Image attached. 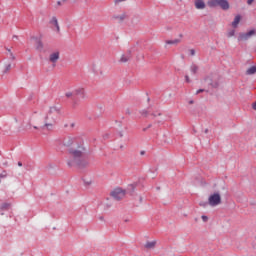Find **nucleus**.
<instances>
[{
  "instance_id": "obj_15",
  "label": "nucleus",
  "mask_w": 256,
  "mask_h": 256,
  "mask_svg": "<svg viewBox=\"0 0 256 256\" xmlns=\"http://www.w3.org/2000/svg\"><path fill=\"white\" fill-rule=\"evenodd\" d=\"M255 73H256V66H251L246 71V75H255Z\"/></svg>"
},
{
  "instance_id": "obj_34",
  "label": "nucleus",
  "mask_w": 256,
  "mask_h": 256,
  "mask_svg": "<svg viewBox=\"0 0 256 256\" xmlns=\"http://www.w3.org/2000/svg\"><path fill=\"white\" fill-rule=\"evenodd\" d=\"M63 3H65V1H67V0H61Z\"/></svg>"
},
{
  "instance_id": "obj_23",
  "label": "nucleus",
  "mask_w": 256,
  "mask_h": 256,
  "mask_svg": "<svg viewBox=\"0 0 256 256\" xmlns=\"http://www.w3.org/2000/svg\"><path fill=\"white\" fill-rule=\"evenodd\" d=\"M209 218L207 216H202V221H204V223H206V221H208Z\"/></svg>"
},
{
  "instance_id": "obj_12",
  "label": "nucleus",
  "mask_w": 256,
  "mask_h": 256,
  "mask_svg": "<svg viewBox=\"0 0 256 256\" xmlns=\"http://www.w3.org/2000/svg\"><path fill=\"white\" fill-rule=\"evenodd\" d=\"M239 23H241V15H236L234 18V21L232 22V27L234 29H237V27L239 26Z\"/></svg>"
},
{
  "instance_id": "obj_20",
  "label": "nucleus",
  "mask_w": 256,
  "mask_h": 256,
  "mask_svg": "<svg viewBox=\"0 0 256 256\" xmlns=\"http://www.w3.org/2000/svg\"><path fill=\"white\" fill-rule=\"evenodd\" d=\"M228 37H234L235 36V30H230L227 34Z\"/></svg>"
},
{
  "instance_id": "obj_13",
  "label": "nucleus",
  "mask_w": 256,
  "mask_h": 256,
  "mask_svg": "<svg viewBox=\"0 0 256 256\" xmlns=\"http://www.w3.org/2000/svg\"><path fill=\"white\" fill-rule=\"evenodd\" d=\"M165 43L166 45H179V43H181V39L176 38L174 40H166Z\"/></svg>"
},
{
  "instance_id": "obj_33",
  "label": "nucleus",
  "mask_w": 256,
  "mask_h": 256,
  "mask_svg": "<svg viewBox=\"0 0 256 256\" xmlns=\"http://www.w3.org/2000/svg\"><path fill=\"white\" fill-rule=\"evenodd\" d=\"M18 167H23V163L18 162Z\"/></svg>"
},
{
  "instance_id": "obj_5",
  "label": "nucleus",
  "mask_w": 256,
  "mask_h": 256,
  "mask_svg": "<svg viewBox=\"0 0 256 256\" xmlns=\"http://www.w3.org/2000/svg\"><path fill=\"white\" fill-rule=\"evenodd\" d=\"M60 57L61 54L59 53V51H54L49 55V61L50 63H52L53 67L57 65V61H59Z\"/></svg>"
},
{
  "instance_id": "obj_19",
  "label": "nucleus",
  "mask_w": 256,
  "mask_h": 256,
  "mask_svg": "<svg viewBox=\"0 0 256 256\" xmlns=\"http://www.w3.org/2000/svg\"><path fill=\"white\" fill-rule=\"evenodd\" d=\"M73 95H75V94H74V92H71V91H68L65 93V97H67L68 99L73 97Z\"/></svg>"
},
{
  "instance_id": "obj_9",
  "label": "nucleus",
  "mask_w": 256,
  "mask_h": 256,
  "mask_svg": "<svg viewBox=\"0 0 256 256\" xmlns=\"http://www.w3.org/2000/svg\"><path fill=\"white\" fill-rule=\"evenodd\" d=\"M51 25H53L54 27H56V31L57 33H59V31H61V28L59 27V21L57 20V17L53 16L50 20Z\"/></svg>"
},
{
  "instance_id": "obj_11",
  "label": "nucleus",
  "mask_w": 256,
  "mask_h": 256,
  "mask_svg": "<svg viewBox=\"0 0 256 256\" xmlns=\"http://www.w3.org/2000/svg\"><path fill=\"white\" fill-rule=\"evenodd\" d=\"M194 5H195L196 9H205V7H206L205 1H203V0H195Z\"/></svg>"
},
{
  "instance_id": "obj_14",
  "label": "nucleus",
  "mask_w": 256,
  "mask_h": 256,
  "mask_svg": "<svg viewBox=\"0 0 256 256\" xmlns=\"http://www.w3.org/2000/svg\"><path fill=\"white\" fill-rule=\"evenodd\" d=\"M208 7H219V0H208Z\"/></svg>"
},
{
  "instance_id": "obj_29",
  "label": "nucleus",
  "mask_w": 256,
  "mask_h": 256,
  "mask_svg": "<svg viewBox=\"0 0 256 256\" xmlns=\"http://www.w3.org/2000/svg\"><path fill=\"white\" fill-rule=\"evenodd\" d=\"M61 5H63V3L61 1H57V6L61 7Z\"/></svg>"
},
{
  "instance_id": "obj_16",
  "label": "nucleus",
  "mask_w": 256,
  "mask_h": 256,
  "mask_svg": "<svg viewBox=\"0 0 256 256\" xmlns=\"http://www.w3.org/2000/svg\"><path fill=\"white\" fill-rule=\"evenodd\" d=\"M126 17H127V14L123 13V14L115 16L114 19H117V21H125Z\"/></svg>"
},
{
  "instance_id": "obj_2",
  "label": "nucleus",
  "mask_w": 256,
  "mask_h": 256,
  "mask_svg": "<svg viewBox=\"0 0 256 256\" xmlns=\"http://www.w3.org/2000/svg\"><path fill=\"white\" fill-rule=\"evenodd\" d=\"M63 146L69 147L70 159L68 160L69 167L77 165V167H87L89 161L83 156L85 148L83 141L75 136H67L63 139Z\"/></svg>"
},
{
  "instance_id": "obj_24",
  "label": "nucleus",
  "mask_w": 256,
  "mask_h": 256,
  "mask_svg": "<svg viewBox=\"0 0 256 256\" xmlns=\"http://www.w3.org/2000/svg\"><path fill=\"white\" fill-rule=\"evenodd\" d=\"M203 91H205V90H203V89L197 90V91H196V95H199V93H203Z\"/></svg>"
},
{
  "instance_id": "obj_26",
  "label": "nucleus",
  "mask_w": 256,
  "mask_h": 256,
  "mask_svg": "<svg viewBox=\"0 0 256 256\" xmlns=\"http://www.w3.org/2000/svg\"><path fill=\"white\" fill-rule=\"evenodd\" d=\"M186 82L191 83V80L189 79V76H185Z\"/></svg>"
},
{
  "instance_id": "obj_1",
  "label": "nucleus",
  "mask_w": 256,
  "mask_h": 256,
  "mask_svg": "<svg viewBox=\"0 0 256 256\" xmlns=\"http://www.w3.org/2000/svg\"><path fill=\"white\" fill-rule=\"evenodd\" d=\"M59 111L56 107H50L41 111H34L30 114L26 127L37 131H53L57 123Z\"/></svg>"
},
{
  "instance_id": "obj_6",
  "label": "nucleus",
  "mask_w": 256,
  "mask_h": 256,
  "mask_svg": "<svg viewBox=\"0 0 256 256\" xmlns=\"http://www.w3.org/2000/svg\"><path fill=\"white\" fill-rule=\"evenodd\" d=\"M132 52L131 50H127L126 52L122 53L119 58V63H127L131 61Z\"/></svg>"
},
{
  "instance_id": "obj_10",
  "label": "nucleus",
  "mask_w": 256,
  "mask_h": 256,
  "mask_svg": "<svg viewBox=\"0 0 256 256\" xmlns=\"http://www.w3.org/2000/svg\"><path fill=\"white\" fill-rule=\"evenodd\" d=\"M74 95L76 97H82V98H85V89L84 88H76L74 90Z\"/></svg>"
},
{
  "instance_id": "obj_28",
  "label": "nucleus",
  "mask_w": 256,
  "mask_h": 256,
  "mask_svg": "<svg viewBox=\"0 0 256 256\" xmlns=\"http://www.w3.org/2000/svg\"><path fill=\"white\" fill-rule=\"evenodd\" d=\"M190 55H192V56L195 55V50L194 49L190 50Z\"/></svg>"
},
{
  "instance_id": "obj_3",
  "label": "nucleus",
  "mask_w": 256,
  "mask_h": 256,
  "mask_svg": "<svg viewBox=\"0 0 256 256\" xmlns=\"http://www.w3.org/2000/svg\"><path fill=\"white\" fill-rule=\"evenodd\" d=\"M208 203L211 207H217V205H221V194L214 193L209 196Z\"/></svg>"
},
{
  "instance_id": "obj_4",
  "label": "nucleus",
  "mask_w": 256,
  "mask_h": 256,
  "mask_svg": "<svg viewBox=\"0 0 256 256\" xmlns=\"http://www.w3.org/2000/svg\"><path fill=\"white\" fill-rule=\"evenodd\" d=\"M111 195H112L113 199H116V201H121V199H123L125 197L126 192L122 188H115L111 192Z\"/></svg>"
},
{
  "instance_id": "obj_18",
  "label": "nucleus",
  "mask_w": 256,
  "mask_h": 256,
  "mask_svg": "<svg viewBox=\"0 0 256 256\" xmlns=\"http://www.w3.org/2000/svg\"><path fill=\"white\" fill-rule=\"evenodd\" d=\"M8 71H11V64L5 66L3 73H8Z\"/></svg>"
},
{
  "instance_id": "obj_21",
  "label": "nucleus",
  "mask_w": 256,
  "mask_h": 256,
  "mask_svg": "<svg viewBox=\"0 0 256 256\" xmlns=\"http://www.w3.org/2000/svg\"><path fill=\"white\" fill-rule=\"evenodd\" d=\"M197 69H198L197 66H192L191 67L192 73H194V74L197 73Z\"/></svg>"
},
{
  "instance_id": "obj_8",
  "label": "nucleus",
  "mask_w": 256,
  "mask_h": 256,
  "mask_svg": "<svg viewBox=\"0 0 256 256\" xmlns=\"http://www.w3.org/2000/svg\"><path fill=\"white\" fill-rule=\"evenodd\" d=\"M218 7L227 11L229 9V2L227 0H218Z\"/></svg>"
},
{
  "instance_id": "obj_27",
  "label": "nucleus",
  "mask_w": 256,
  "mask_h": 256,
  "mask_svg": "<svg viewBox=\"0 0 256 256\" xmlns=\"http://www.w3.org/2000/svg\"><path fill=\"white\" fill-rule=\"evenodd\" d=\"M0 177H7V172H3L2 174H0Z\"/></svg>"
},
{
  "instance_id": "obj_32",
  "label": "nucleus",
  "mask_w": 256,
  "mask_h": 256,
  "mask_svg": "<svg viewBox=\"0 0 256 256\" xmlns=\"http://www.w3.org/2000/svg\"><path fill=\"white\" fill-rule=\"evenodd\" d=\"M252 107H253L254 111H256V102L253 103Z\"/></svg>"
},
{
  "instance_id": "obj_22",
  "label": "nucleus",
  "mask_w": 256,
  "mask_h": 256,
  "mask_svg": "<svg viewBox=\"0 0 256 256\" xmlns=\"http://www.w3.org/2000/svg\"><path fill=\"white\" fill-rule=\"evenodd\" d=\"M37 49L39 50L43 49V43H41V41L38 42Z\"/></svg>"
},
{
  "instance_id": "obj_31",
  "label": "nucleus",
  "mask_w": 256,
  "mask_h": 256,
  "mask_svg": "<svg viewBox=\"0 0 256 256\" xmlns=\"http://www.w3.org/2000/svg\"><path fill=\"white\" fill-rule=\"evenodd\" d=\"M253 1H254V0H247V3H248L249 5H252Z\"/></svg>"
},
{
  "instance_id": "obj_17",
  "label": "nucleus",
  "mask_w": 256,
  "mask_h": 256,
  "mask_svg": "<svg viewBox=\"0 0 256 256\" xmlns=\"http://www.w3.org/2000/svg\"><path fill=\"white\" fill-rule=\"evenodd\" d=\"M145 247H146L147 249H153V247H155V242H147V243L145 244Z\"/></svg>"
},
{
  "instance_id": "obj_25",
  "label": "nucleus",
  "mask_w": 256,
  "mask_h": 256,
  "mask_svg": "<svg viewBox=\"0 0 256 256\" xmlns=\"http://www.w3.org/2000/svg\"><path fill=\"white\" fill-rule=\"evenodd\" d=\"M8 207H9V204H3L2 205V209H8Z\"/></svg>"
},
{
  "instance_id": "obj_30",
  "label": "nucleus",
  "mask_w": 256,
  "mask_h": 256,
  "mask_svg": "<svg viewBox=\"0 0 256 256\" xmlns=\"http://www.w3.org/2000/svg\"><path fill=\"white\" fill-rule=\"evenodd\" d=\"M17 39H19V37H17V36H13V37H12V40H13V41H17Z\"/></svg>"
},
{
  "instance_id": "obj_7",
  "label": "nucleus",
  "mask_w": 256,
  "mask_h": 256,
  "mask_svg": "<svg viewBox=\"0 0 256 256\" xmlns=\"http://www.w3.org/2000/svg\"><path fill=\"white\" fill-rule=\"evenodd\" d=\"M253 35H255V30H250L247 33H241L238 36V41H247V39H250Z\"/></svg>"
}]
</instances>
